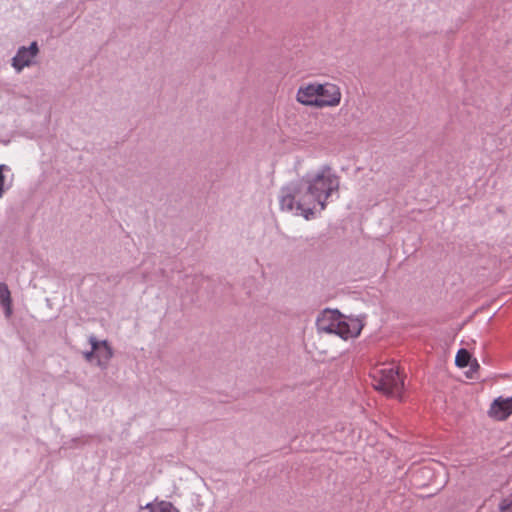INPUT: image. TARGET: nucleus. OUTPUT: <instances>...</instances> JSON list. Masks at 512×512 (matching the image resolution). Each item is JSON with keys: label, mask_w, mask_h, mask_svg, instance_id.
<instances>
[{"label": "nucleus", "mask_w": 512, "mask_h": 512, "mask_svg": "<svg viewBox=\"0 0 512 512\" xmlns=\"http://www.w3.org/2000/svg\"><path fill=\"white\" fill-rule=\"evenodd\" d=\"M373 386L387 396L401 398L403 380L399 376V372L394 367H385L374 372Z\"/></svg>", "instance_id": "f03ea898"}, {"label": "nucleus", "mask_w": 512, "mask_h": 512, "mask_svg": "<svg viewBox=\"0 0 512 512\" xmlns=\"http://www.w3.org/2000/svg\"><path fill=\"white\" fill-rule=\"evenodd\" d=\"M363 326V319L359 317H348L341 315V320H339V328H337L336 335L345 340L354 338L360 334Z\"/></svg>", "instance_id": "39448f33"}, {"label": "nucleus", "mask_w": 512, "mask_h": 512, "mask_svg": "<svg viewBox=\"0 0 512 512\" xmlns=\"http://www.w3.org/2000/svg\"><path fill=\"white\" fill-rule=\"evenodd\" d=\"M84 357L87 361H91L95 357V351L91 348V351L85 352Z\"/></svg>", "instance_id": "2eb2a0df"}, {"label": "nucleus", "mask_w": 512, "mask_h": 512, "mask_svg": "<svg viewBox=\"0 0 512 512\" xmlns=\"http://www.w3.org/2000/svg\"><path fill=\"white\" fill-rule=\"evenodd\" d=\"M318 101L319 108L323 107H335L340 104L341 101V91L340 88L333 83H318Z\"/></svg>", "instance_id": "7ed1b4c3"}, {"label": "nucleus", "mask_w": 512, "mask_h": 512, "mask_svg": "<svg viewBox=\"0 0 512 512\" xmlns=\"http://www.w3.org/2000/svg\"><path fill=\"white\" fill-rule=\"evenodd\" d=\"M339 187L336 172L329 165H322L280 189V209L309 220L325 210L328 199L338 193Z\"/></svg>", "instance_id": "f257e3e1"}, {"label": "nucleus", "mask_w": 512, "mask_h": 512, "mask_svg": "<svg viewBox=\"0 0 512 512\" xmlns=\"http://www.w3.org/2000/svg\"><path fill=\"white\" fill-rule=\"evenodd\" d=\"M317 85L318 83L315 82L301 86L297 91V101L307 106L319 108Z\"/></svg>", "instance_id": "1a4fd4ad"}, {"label": "nucleus", "mask_w": 512, "mask_h": 512, "mask_svg": "<svg viewBox=\"0 0 512 512\" xmlns=\"http://www.w3.org/2000/svg\"><path fill=\"white\" fill-rule=\"evenodd\" d=\"M341 315L342 314L338 310L325 309L317 317L316 325L318 330L336 334L337 328H339Z\"/></svg>", "instance_id": "423d86ee"}, {"label": "nucleus", "mask_w": 512, "mask_h": 512, "mask_svg": "<svg viewBox=\"0 0 512 512\" xmlns=\"http://www.w3.org/2000/svg\"><path fill=\"white\" fill-rule=\"evenodd\" d=\"M512 414V408L507 398L498 397L490 405L488 415L497 420L504 421Z\"/></svg>", "instance_id": "6e6552de"}, {"label": "nucleus", "mask_w": 512, "mask_h": 512, "mask_svg": "<svg viewBox=\"0 0 512 512\" xmlns=\"http://www.w3.org/2000/svg\"><path fill=\"white\" fill-rule=\"evenodd\" d=\"M73 442H78V441H82L81 439H73L72 440Z\"/></svg>", "instance_id": "f3484780"}, {"label": "nucleus", "mask_w": 512, "mask_h": 512, "mask_svg": "<svg viewBox=\"0 0 512 512\" xmlns=\"http://www.w3.org/2000/svg\"><path fill=\"white\" fill-rule=\"evenodd\" d=\"M145 509L149 510V512H179L172 503L164 500L156 503H148L146 504Z\"/></svg>", "instance_id": "9b49d317"}, {"label": "nucleus", "mask_w": 512, "mask_h": 512, "mask_svg": "<svg viewBox=\"0 0 512 512\" xmlns=\"http://www.w3.org/2000/svg\"><path fill=\"white\" fill-rule=\"evenodd\" d=\"M38 52L39 48L37 42H32L28 47H20L16 55L12 58V67L17 72H21L25 67H29L34 63Z\"/></svg>", "instance_id": "20e7f679"}, {"label": "nucleus", "mask_w": 512, "mask_h": 512, "mask_svg": "<svg viewBox=\"0 0 512 512\" xmlns=\"http://www.w3.org/2000/svg\"><path fill=\"white\" fill-rule=\"evenodd\" d=\"M91 348L95 351L96 364L105 369L113 357V350L106 340L98 341L96 337L90 336Z\"/></svg>", "instance_id": "0eeeda50"}, {"label": "nucleus", "mask_w": 512, "mask_h": 512, "mask_svg": "<svg viewBox=\"0 0 512 512\" xmlns=\"http://www.w3.org/2000/svg\"><path fill=\"white\" fill-rule=\"evenodd\" d=\"M0 305L4 308L5 317L12 315V299L10 291L6 284L0 283Z\"/></svg>", "instance_id": "9d476101"}, {"label": "nucleus", "mask_w": 512, "mask_h": 512, "mask_svg": "<svg viewBox=\"0 0 512 512\" xmlns=\"http://www.w3.org/2000/svg\"><path fill=\"white\" fill-rule=\"evenodd\" d=\"M469 365H470V368L472 371H476L480 367V365L476 359H474L473 361L470 360Z\"/></svg>", "instance_id": "dca6fc26"}, {"label": "nucleus", "mask_w": 512, "mask_h": 512, "mask_svg": "<svg viewBox=\"0 0 512 512\" xmlns=\"http://www.w3.org/2000/svg\"><path fill=\"white\" fill-rule=\"evenodd\" d=\"M471 355L466 349L458 350L455 357V364L459 368L467 367L470 363Z\"/></svg>", "instance_id": "f8f14e48"}, {"label": "nucleus", "mask_w": 512, "mask_h": 512, "mask_svg": "<svg viewBox=\"0 0 512 512\" xmlns=\"http://www.w3.org/2000/svg\"><path fill=\"white\" fill-rule=\"evenodd\" d=\"M499 510L501 512H512V495L502 499L499 504Z\"/></svg>", "instance_id": "ddd939ff"}, {"label": "nucleus", "mask_w": 512, "mask_h": 512, "mask_svg": "<svg viewBox=\"0 0 512 512\" xmlns=\"http://www.w3.org/2000/svg\"><path fill=\"white\" fill-rule=\"evenodd\" d=\"M8 170V167L6 165H0V198L3 196L4 192H5V188H4V183H5V179H4V175H3V170Z\"/></svg>", "instance_id": "4468645a"}]
</instances>
